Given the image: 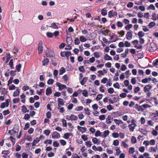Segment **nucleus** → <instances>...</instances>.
<instances>
[{"mask_svg":"<svg viewBox=\"0 0 158 158\" xmlns=\"http://www.w3.org/2000/svg\"><path fill=\"white\" fill-rule=\"evenodd\" d=\"M43 49V42L41 40H40L39 41L38 48V53L40 54H41Z\"/></svg>","mask_w":158,"mask_h":158,"instance_id":"f257e3e1","label":"nucleus"},{"mask_svg":"<svg viewBox=\"0 0 158 158\" xmlns=\"http://www.w3.org/2000/svg\"><path fill=\"white\" fill-rule=\"evenodd\" d=\"M19 129L18 128L14 127L13 129L9 131L8 133L10 135H13L17 133Z\"/></svg>","mask_w":158,"mask_h":158,"instance_id":"f03ea898","label":"nucleus"},{"mask_svg":"<svg viewBox=\"0 0 158 158\" xmlns=\"http://www.w3.org/2000/svg\"><path fill=\"white\" fill-rule=\"evenodd\" d=\"M60 134L56 131L53 132L52 135V137L53 139L59 138L60 137Z\"/></svg>","mask_w":158,"mask_h":158,"instance_id":"7ed1b4c3","label":"nucleus"},{"mask_svg":"<svg viewBox=\"0 0 158 158\" xmlns=\"http://www.w3.org/2000/svg\"><path fill=\"white\" fill-rule=\"evenodd\" d=\"M66 40L67 43L68 44V46L70 47L72 44L73 41L72 37L71 36L67 37Z\"/></svg>","mask_w":158,"mask_h":158,"instance_id":"20e7f679","label":"nucleus"},{"mask_svg":"<svg viewBox=\"0 0 158 158\" xmlns=\"http://www.w3.org/2000/svg\"><path fill=\"white\" fill-rule=\"evenodd\" d=\"M137 126L135 123H132L129 124L128 127H129L130 131H133L135 127Z\"/></svg>","mask_w":158,"mask_h":158,"instance_id":"39448f33","label":"nucleus"},{"mask_svg":"<svg viewBox=\"0 0 158 158\" xmlns=\"http://www.w3.org/2000/svg\"><path fill=\"white\" fill-rule=\"evenodd\" d=\"M117 13L116 12H113L112 10L110 11L108 14V16L110 18H111L112 16H114L117 15Z\"/></svg>","mask_w":158,"mask_h":158,"instance_id":"423d86ee","label":"nucleus"},{"mask_svg":"<svg viewBox=\"0 0 158 158\" xmlns=\"http://www.w3.org/2000/svg\"><path fill=\"white\" fill-rule=\"evenodd\" d=\"M9 102L7 100H6L5 102H3L1 105V108H4L5 107H8L9 106Z\"/></svg>","mask_w":158,"mask_h":158,"instance_id":"0eeeda50","label":"nucleus"},{"mask_svg":"<svg viewBox=\"0 0 158 158\" xmlns=\"http://www.w3.org/2000/svg\"><path fill=\"white\" fill-rule=\"evenodd\" d=\"M135 108L138 111H143L144 110V109L142 107V106H140L137 104L135 105Z\"/></svg>","mask_w":158,"mask_h":158,"instance_id":"6e6552de","label":"nucleus"},{"mask_svg":"<svg viewBox=\"0 0 158 158\" xmlns=\"http://www.w3.org/2000/svg\"><path fill=\"white\" fill-rule=\"evenodd\" d=\"M132 31H128L127 32L126 35V38L128 40H130L132 38Z\"/></svg>","mask_w":158,"mask_h":158,"instance_id":"1a4fd4ad","label":"nucleus"},{"mask_svg":"<svg viewBox=\"0 0 158 158\" xmlns=\"http://www.w3.org/2000/svg\"><path fill=\"white\" fill-rule=\"evenodd\" d=\"M152 87V86L150 85H148L144 88V91L145 92L149 91Z\"/></svg>","mask_w":158,"mask_h":158,"instance_id":"9d476101","label":"nucleus"},{"mask_svg":"<svg viewBox=\"0 0 158 158\" xmlns=\"http://www.w3.org/2000/svg\"><path fill=\"white\" fill-rule=\"evenodd\" d=\"M77 129L79 131H81L82 133L86 131L87 129L85 127H82L79 126H78Z\"/></svg>","mask_w":158,"mask_h":158,"instance_id":"9b49d317","label":"nucleus"},{"mask_svg":"<svg viewBox=\"0 0 158 158\" xmlns=\"http://www.w3.org/2000/svg\"><path fill=\"white\" fill-rule=\"evenodd\" d=\"M52 90L51 87H49L46 89V94L47 96L50 95L52 94Z\"/></svg>","mask_w":158,"mask_h":158,"instance_id":"f8f14e48","label":"nucleus"},{"mask_svg":"<svg viewBox=\"0 0 158 158\" xmlns=\"http://www.w3.org/2000/svg\"><path fill=\"white\" fill-rule=\"evenodd\" d=\"M109 131L108 130L105 131H104L103 134L102 135L101 137L103 138H105L109 134Z\"/></svg>","mask_w":158,"mask_h":158,"instance_id":"ddd939ff","label":"nucleus"},{"mask_svg":"<svg viewBox=\"0 0 158 158\" xmlns=\"http://www.w3.org/2000/svg\"><path fill=\"white\" fill-rule=\"evenodd\" d=\"M54 53L53 51L52 50H49V54H47V57H54Z\"/></svg>","mask_w":158,"mask_h":158,"instance_id":"4468645a","label":"nucleus"},{"mask_svg":"<svg viewBox=\"0 0 158 158\" xmlns=\"http://www.w3.org/2000/svg\"><path fill=\"white\" fill-rule=\"evenodd\" d=\"M40 140V139L37 137L34 139L32 143V146H35L36 144L38 143Z\"/></svg>","mask_w":158,"mask_h":158,"instance_id":"2eb2a0df","label":"nucleus"},{"mask_svg":"<svg viewBox=\"0 0 158 158\" xmlns=\"http://www.w3.org/2000/svg\"><path fill=\"white\" fill-rule=\"evenodd\" d=\"M19 93L20 91L19 90V88L17 87L16 91L14 92L13 96L14 97L17 96L19 95Z\"/></svg>","mask_w":158,"mask_h":158,"instance_id":"dca6fc26","label":"nucleus"},{"mask_svg":"<svg viewBox=\"0 0 158 158\" xmlns=\"http://www.w3.org/2000/svg\"><path fill=\"white\" fill-rule=\"evenodd\" d=\"M70 120L71 121H76L78 119V117L77 116H76L74 114H72L70 116Z\"/></svg>","mask_w":158,"mask_h":158,"instance_id":"f3484780","label":"nucleus"},{"mask_svg":"<svg viewBox=\"0 0 158 158\" xmlns=\"http://www.w3.org/2000/svg\"><path fill=\"white\" fill-rule=\"evenodd\" d=\"M58 104L61 106H63L64 104V102L63 100L60 98H58Z\"/></svg>","mask_w":158,"mask_h":158,"instance_id":"a211bd4d","label":"nucleus"},{"mask_svg":"<svg viewBox=\"0 0 158 158\" xmlns=\"http://www.w3.org/2000/svg\"><path fill=\"white\" fill-rule=\"evenodd\" d=\"M22 107V111L23 113H26V112H29V110L27 109V108L25 106H23Z\"/></svg>","mask_w":158,"mask_h":158,"instance_id":"6ab92c4d","label":"nucleus"},{"mask_svg":"<svg viewBox=\"0 0 158 158\" xmlns=\"http://www.w3.org/2000/svg\"><path fill=\"white\" fill-rule=\"evenodd\" d=\"M104 58L105 60H112V58L107 54L105 55Z\"/></svg>","mask_w":158,"mask_h":158,"instance_id":"aec40b11","label":"nucleus"},{"mask_svg":"<svg viewBox=\"0 0 158 158\" xmlns=\"http://www.w3.org/2000/svg\"><path fill=\"white\" fill-rule=\"evenodd\" d=\"M88 78L86 77H84L81 82V84L82 85H84L86 81H87Z\"/></svg>","mask_w":158,"mask_h":158,"instance_id":"412c9836","label":"nucleus"},{"mask_svg":"<svg viewBox=\"0 0 158 158\" xmlns=\"http://www.w3.org/2000/svg\"><path fill=\"white\" fill-rule=\"evenodd\" d=\"M49 59L47 58L44 59L42 61L43 65H45L47 64L49 62Z\"/></svg>","mask_w":158,"mask_h":158,"instance_id":"4be33fe9","label":"nucleus"},{"mask_svg":"<svg viewBox=\"0 0 158 158\" xmlns=\"http://www.w3.org/2000/svg\"><path fill=\"white\" fill-rule=\"evenodd\" d=\"M80 40L81 42H85L87 40L86 38L83 35L80 36Z\"/></svg>","mask_w":158,"mask_h":158,"instance_id":"5701e85b","label":"nucleus"},{"mask_svg":"<svg viewBox=\"0 0 158 158\" xmlns=\"http://www.w3.org/2000/svg\"><path fill=\"white\" fill-rule=\"evenodd\" d=\"M65 69L63 67H62L60 70V75H62L65 72Z\"/></svg>","mask_w":158,"mask_h":158,"instance_id":"b1692460","label":"nucleus"},{"mask_svg":"<svg viewBox=\"0 0 158 158\" xmlns=\"http://www.w3.org/2000/svg\"><path fill=\"white\" fill-rule=\"evenodd\" d=\"M114 121L117 125H119L120 123H123L122 121L120 120H117V119H114Z\"/></svg>","mask_w":158,"mask_h":158,"instance_id":"393cba45","label":"nucleus"},{"mask_svg":"<svg viewBox=\"0 0 158 158\" xmlns=\"http://www.w3.org/2000/svg\"><path fill=\"white\" fill-rule=\"evenodd\" d=\"M107 12L106 9L105 8L101 10V14L103 16H105L107 15Z\"/></svg>","mask_w":158,"mask_h":158,"instance_id":"a878e982","label":"nucleus"},{"mask_svg":"<svg viewBox=\"0 0 158 158\" xmlns=\"http://www.w3.org/2000/svg\"><path fill=\"white\" fill-rule=\"evenodd\" d=\"M144 33L142 31H140L138 33V35L139 38H141L142 37L144 36Z\"/></svg>","mask_w":158,"mask_h":158,"instance_id":"bb28decb","label":"nucleus"},{"mask_svg":"<svg viewBox=\"0 0 158 158\" xmlns=\"http://www.w3.org/2000/svg\"><path fill=\"white\" fill-rule=\"evenodd\" d=\"M156 49V47H153L151 46L149 48L148 50L149 52H154Z\"/></svg>","mask_w":158,"mask_h":158,"instance_id":"cd10ccee","label":"nucleus"},{"mask_svg":"<svg viewBox=\"0 0 158 158\" xmlns=\"http://www.w3.org/2000/svg\"><path fill=\"white\" fill-rule=\"evenodd\" d=\"M80 40L77 38H76L74 40V44L75 45H78L80 43Z\"/></svg>","mask_w":158,"mask_h":158,"instance_id":"c85d7f7f","label":"nucleus"},{"mask_svg":"<svg viewBox=\"0 0 158 158\" xmlns=\"http://www.w3.org/2000/svg\"><path fill=\"white\" fill-rule=\"evenodd\" d=\"M111 118V116L110 115L108 116L106 119V123L107 124L110 123L111 122L110 121V120Z\"/></svg>","mask_w":158,"mask_h":158,"instance_id":"c756f323","label":"nucleus"},{"mask_svg":"<svg viewBox=\"0 0 158 158\" xmlns=\"http://www.w3.org/2000/svg\"><path fill=\"white\" fill-rule=\"evenodd\" d=\"M148 10H155V6L152 4H151L147 9Z\"/></svg>","mask_w":158,"mask_h":158,"instance_id":"7c9ffc66","label":"nucleus"},{"mask_svg":"<svg viewBox=\"0 0 158 158\" xmlns=\"http://www.w3.org/2000/svg\"><path fill=\"white\" fill-rule=\"evenodd\" d=\"M95 136L98 137V136H101L102 134L100 132V131L99 130L97 131L95 134Z\"/></svg>","mask_w":158,"mask_h":158,"instance_id":"2f4dec72","label":"nucleus"},{"mask_svg":"<svg viewBox=\"0 0 158 158\" xmlns=\"http://www.w3.org/2000/svg\"><path fill=\"white\" fill-rule=\"evenodd\" d=\"M156 25V24L154 22H152L150 23L148 25V26L150 28L152 27L153 26H154Z\"/></svg>","mask_w":158,"mask_h":158,"instance_id":"473e14b6","label":"nucleus"},{"mask_svg":"<svg viewBox=\"0 0 158 158\" xmlns=\"http://www.w3.org/2000/svg\"><path fill=\"white\" fill-rule=\"evenodd\" d=\"M50 27L53 28H55V29H58V27L56 25V23H52V24H51V26H50Z\"/></svg>","mask_w":158,"mask_h":158,"instance_id":"72a5a7b5","label":"nucleus"},{"mask_svg":"<svg viewBox=\"0 0 158 158\" xmlns=\"http://www.w3.org/2000/svg\"><path fill=\"white\" fill-rule=\"evenodd\" d=\"M94 55L97 58H98L100 57V54L98 52H94Z\"/></svg>","mask_w":158,"mask_h":158,"instance_id":"f704fd0d","label":"nucleus"},{"mask_svg":"<svg viewBox=\"0 0 158 158\" xmlns=\"http://www.w3.org/2000/svg\"><path fill=\"white\" fill-rule=\"evenodd\" d=\"M16 88V87L13 85H10L9 87V89L10 90H14Z\"/></svg>","mask_w":158,"mask_h":158,"instance_id":"c9c22d12","label":"nucleus"},{"mask_svg":"<svg viewBox=\"0 0 158 158\" xmlns=\"http://www.w3.org/2000/svg\"><path fill=\"white\" fill-rule=\"evenodd\" d=\"M54 82V80L53 79H49L47 82L48 84V85H52Z\"/></svg>","mask_w":158,"mask_h":158,"instance_id":"e433bc0d","label":"nucleus"},{"mask_svg":"<svg viewBox=\"0 0 158 158\" xmlns=\"http://www.w3.org/2000/svg\"><path fill=\"white\" fill-rule=\"evenodd\" d=\"M131 142L133 143H135L136 142V139L135 137L134 136H133L131 137Z\"/></svg>","mask_w":158,"mask_h":158,"instance_id":"4c0bfd02","label":"nucleus"},{"mask_svg":"<svg viewBox=\"0 0 158 158\" xmlns=\"http://www.w3.org/2000/svg\"><path fill=\"white\" fill-rule=\"evenodd\" d=\"M52 140H51V139H49V140L47 139L44 141V143L45 144H47V143H48V144H51L52 143Z\"/></svg>","mask_w":158,"mask_h":158,"instance_id":"58836bf2","label":"nucleus"},{"mask_svg":"<svg viewBox=\"0 0 158 158\" xmlns=\"http://www.w3.org/2000/svg\"><path fill=\"white\" fill-rule=\"evenodd\" d=\"M47 36L49 38H52L53 37V34L51 32H48L47 34Z\"/></svg>","mask_w":158,"mask_h":158,"instance_id":"ea45409f","label":"nucleus"},{"mask_svg":"<svg viewBox=\"0 0 158 158\" xmlns=\"http://www.w3.org/2000/svg\"><path fill=\"white\" fill-rule=\"evenodd\" d=\"M79 70L80 72H82L83 73H84L85 71L83 66H81L79 68Z\"/></svg>","mask_w":158,"mask_h":158,"instance_id":"a19ab883","label":"nucleus"},{"mask_svg":"<svg viewBox=\"0 0 158 158\" xmlns=\"http://www.w3.org/2000/svg\"><path fill=\"white\" fill-rule=\"evenodd\" d=\"M21 66L20 64H19L17 65L16 67V69L17 71L18 72H19L20 70V69L21 68Z\"/></svg>","mask_w":158,"mask_h":158,"instance_id":"79ce46f5","label":"nucleus"},{"mask_svg":"<svg viewBox=\"0 0 158 158\" xmlns=\"http://www.w3.org/2000/svg\"><path fill=\"white\" fill-rule=\"evenodd\" d=\"M63 126L66 127H67V123L66 121L64 119H62L61 120Z\"/></svg>","mask_w":158,"mask_h":158,"instance_id":"37998d69","label":"nucleus"},{"mask_svg":"<svg viewBox=\"0 0 158 158\" xmlns=\"http://www.w3.org/2000/svg\"><path fill=\"white\" fill-rule=\"evenodd\" d=\"M114 90L113 88H110L108 89V92L110 94H112L114 93Z\"/></svg>","mask_w":158,"mask_h":158,"instance_id":"c03bdc74","label":"nucleus"},{"mask_svg":"<svg viewBox=\"0 0 158 158\" xmlns=\"http://www.w3.org/2000/svg\"><path fill=\"white\" fill-rule=\"evenodd\" d=\"M44 133L46 135L48 136L49 135L50 131L49 130H45L44 131Z\"/></svg>","mask_w":158,"mask_h":158,"instance_id":"a18cd8bd","label":"nucleus"},{"mask_svg":"<svg viewBox=\"0 0 158 158\" xmlns=\"http://www.w3.org/2000/svg\"><path fill=\"white\" fill-rule=\"evenodd\" d=\"M71 54V52L69 51L65 52V53L64 54L65 56L67 57V59L69 58V57Z\"/></svg>","mask_w":158,"mask_h":158,"instance_id":"49530a36","label":"nucleus"},{"mask_svg":"<svg viewBox=\"0 0 158 158\" xmlns=\"http://www.w3.org/2000/svg\"><path fill=\"white\" fill-rule=\"evenodd\" d=\"M13 60L11 59L10 60L9 63V65H10L11 68L12 69L14 68L13 66Z\"/></svg>","mask_w":158,"mask_h":158,"instance_id":"de8ad7c7","label":"nucleus"},{"mask_svg":"<svg viewBox=\"0 0 158 158\" xmlns=\"http://www.w3.org/2000/svg\"><path fill=\"white\" fill-rule=\"evenodd\" d=\"M66 88V85L61 84V85H60V86H59V89L60 90H61L62 89Z\"/></svg>","mask_w":158,"mask_h":158,"instance_id":"09e8293b","label":"nucleus"},{"mask_svg":"<svg viewBox=\"0 0 158 158\" xmlns=\"http://www.w3.org/2000/svg\"><path fill=\"white\" fill-rule=\"evenodd\" d=\"M92 107L94 110H96L98 109V106L97 104H95L92 105Z\"/></svg>","mask_w":158,"mask_h":158,"instance_id":"8fccbe9b","label":"nucleus"},{"mask_svg":"<svg viewBox=\"0 0 158 158\" xmlns=\"http://www.w3.org/2000/svg\"><path fill=\"white\" fill-rule=\"evenodd\" d=\"M133 5V3L132 2H129L127 4V6L128 8L132 7Z\"/></svg>","mask_w":158,"mask_h":158,"instance_id":"3c124183","label":"nucleus"},{"mask_svg":"<svg viewBox=\"0 0 158 158\" xmlns=\"http://www.w3.org/2000/svg\"><path fill=\"white\" fill-rule=\"evenodd\" d=\"M152 133L154 136H157L158 135V132L156 130H153L152 131Z\"/></svg>","mask_w":158,"mask_h":158,"instance_id":"603ef678","label":"nucleus"},{"mask_svg":"<svg viewBox=\"0 0 158 158\" xmlns=\"http://www.w3.org/2000/svg\"><path fill=\"white\" fill-rule=\"evenodd\" d=\"M132 25L131 24H128L125 27V28L127 30H129L130 28H131Z\"/></svg>","mask_w":158,"mask_h":158,"instance_id":"864d4df0","label":"nucleus"},{"mask_svg":"<svg viewBox=\"0 0 158 158\" xmlns=\"http://www.w3.org/2000/svg\"><path fill=\"white\" fill-rule=\"evenodd\" d=\"M113 144L114 146H117L119 144V141L117 139L114 140L113 142Z\"/></svg>","mask_w":158,"mask_h":158,"instance_id":"5fc2aeb1","label":"nucleus"},{"mask_svg":"<svg viewBox=\"0 0 158 158\" xmlns=\"http://www.w3.org/2000/svg\"><path fill=\"white\" fill-rule=\"evenodd\" d=\"M124 44V46H125L127 47H129L131 46V44L127 41H125Z\"/></svg>","mask_w":158,"mask_h":158,"instance_id":"6e6d98bb","label":"nucleus"},{"mask_svg":"<svg viewBox=\"0 0 158 158\" xmlns=\"http://www.w3.org/2000/svg\"><path fill=\"white\" fill-rule=\"evenodd\" d=\"M82 94L85 97H87L88 92L86 90H84L83 91Z\"/></svg>","mask_w":158,"mask_h":158,"instance_id":"4d7b16f0","label":"nucleus"},{"mask_svg":"<svg viewBox=\"0 0 158 158\" xmlns=\"http://www.w3.org/2000/svg\"><path fill=\"white\" fill-rule=\"evenodd\" d=\"M152 19L153 20H157V17H156V14L153 13L152 15Z\"/></svg>","mask_w":158,"mask_h":158,"instance_id":"13d9d810","label":"nucleus"},{"mask_svg":"<svg viewBox=\"0 0 158 158\" xmlns=\"http://www.w3.org/2000/svg\"><path fill=\"white\" fill-rule=\"evenodd\" d=\"M155 141L154 139H151L149 142V144H150L151 145H153L155 144Z\"/></svg>","mask_w":158,"mask_h":158,"instance_id":"bf43d9fd","label":"nucleus"},{"mask_svg":"<svg viewBox=\"0 0 158 158\" xmlns=\"http://www.w3.org/2000/svg\"><path fill=\"white\" fill-rule=\"evenodd\" d=\"M30 127V124L29 123H26L25 127L24 128V130H27L28 128L29 127Z\"/></svg>","mask_w":158,"mask_h":158,"instance_id":"052dcab7","label":"nucleus"},{"mask_svg":"<svg viewBox=\"0 0 158 158\" xmlns=\"http://www.w3.org/2000/svg\"><path fill=\"white\" fill-rule=\"evenodd\" d=\"M129 152L130 154H133L134 152V149L133 148H130L129 149Z\"/></svg>","mask_w":158,"mask_h":158,"instance_id":"680f3d73","label":"nucleus"},{"mask_svg":"<svg viewBox=\"0 0 158 158\" xmlns=\"http://www.w3.org/2000/svg\"><path fill=\"white\" fill-rule=\"evenodd\" d=\"M69 133H66L64 134V138L66 139H69Z\"/></svg>","mask_w":158,"mask_h":158,"instance_id":"e2e57ef3","label":"nucleus"},{"mask_svg":"<svg viewBox=\"0 0 158 158\" xmlns=\"http://www.w3.org/2000/svg\"><path fill=\"white\" fill-rule=\"evenodd\" d=\"M20 98H15L13 99V102L14 103H16L17 102H19V101Z\"/></svg>","mask_w":158,"mask_h":158,"instance_id":"0e129e2a","label":"nucleus"},{"mask_svg":"<svg viewBox=\"0 0 158 158\" xmlns=\"http://www.w3.org/2000/svg\"><path fill=\"white\" fill-rule=\"evenodd\" d=\"M131 83L133 85H135V84L136 82V79L135 77H133L131 79Z\"/></svg>","mask_w":158,"mask_h":158,"instance_id":"69168bd1","label":"nucleus"},{"mask_svg":"<svg viewBox=\"0 0 158 158\" xmlns=\"http://www.w3.org/2000/svg\"><path fill=\"white\" fill-rule=\"evenodd\" d=\"M140 90V88L139 87H136L134 89V92L135 93H136L139 91Z\"/></svg>","mask_w":158,"mask_h":158,"instance_id":"338daca9","label":"nucleus"},{"mask_svg":"<svg viewBox=\"0 0 158 158\" xmlns=\"http://www.w3.org/2000/svg\"><path fill=\"white\" fill-rule=\"evenodd\" d=\"M22 158H27L28 155L26 154L25 153H23L22 154Z\"/></svg>","mask_w":158,"mask_h":158,"instance_id":"774afa93","label":"nucleus"}]
</instances>
